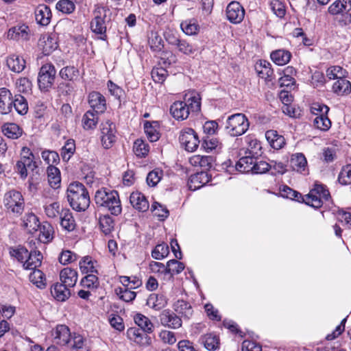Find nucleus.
<instances>
[{"mask_svg": "<svg viewBox=\"0 0 351 351\" xmlns=\"http://www.w3.org/2000/svg\"><path fill=\"white\" fill-rule=\"evenodd\" d=\"M185 101H176L170 108L171 115L177 120L188 118L190 111L197 112L200 110V96L195 91H191L185 95Z\"/></svg>", "mask_w": 351, "mask_h": 351, "instance_id": "nucleus-1", "label": "nucleus"}, {"mask_svg": "<svg viewBox=\"0 0 351 351\" xmlns=\"http://www.w3.org/2000/svg\"><path fill=\"white\" fill-rule=\"evenodd\" d=\"M66 197L71 207L75 210L84 211L89 206L88 193L80 182H74L68 186Z\"/></svg>", "mask_w": 351, "mask_h": 351, "instance_id": "nucleus-2", "label": "nucleus"}, {"mask_svg": "<svg viewBox=\"0 0 351 351\" xmlns=\"http://www.w3.org/2000/svg\"><path fill=\"white\" fill-rule=\"evenodd\" d=\"M95 202L97 206L108 209L112 215H118L121 212V202L116 191L104 188L97 190Z\"/></svg>", "mask_w": 351, "mask_h": 351, "instance_id": "nucleus-3", "label": "nucleus"}, {"mask_svg": "<svg viewBox=\"0 0 351 351\" xmlns=\"http://www.w3.org/2000/svg\"><path fill=\"white\" fill-rule=\"evenodd\" d=\"M250 122L244 114L236 113L229 116L226 123V130L231 136H239L245 134Z\"/></svg>", "mask_w": 351, "mask_h": 351, "instance_id": "nucleus-4", "label": "nucleus"}, {"mask_svg": "<svg viewBox=\"0 0 351 351\" xmlns=\"http://www.w3.org/2000/svg\"><path fill=\"white\" fill-rule=\"evenodd\" d=\"M3 205L8 212L21 215L25 208L24 198L21 192L11 190L5 193Z\"/></svg>", "mask_w": 351, "mask_h": 351, "instance_id": "nucleus-5", "label": "nucleus"}, {"mask_svg": "<svg viewBox=\"0 0 351 351\" xmlns=\"http://www.w3.org/2000/svg\"><path fill=\"white\" fill-rule=\"evenodd\" d=\"M330 198V193L323 184L315 183L314 188L303 198L304 202L313 208H320L324 201Z\"/></svg>", "mask_w": 351, "mask_h": 351, "instance_id": "nucleus-6", "label": "nucleus"}, {"mask_svg": "<svg viewBox=\"0 0 351 351\" xmlns=\"http://www.w3.org/2000/svg\"><path fill=\"white\" fill-rule=\"evenodd\" d=\"M36 167L33 153L28 147H23L21 151V158L16 164L15 171L24 180L28 175L27 169L34 170Z\"/></svg>", "mask_w": 351, "mask_h": 351, "instance_id": "nucleus-7", "label": "nucleus"}, {"mask_svg": "<svg viewBox=\"0 0 351 351\" xmlns=\"http://www.w3.org/2000/svg\"><path fill=\"white\" fill-rule=\"evenodd\" d=\"M115 125L110 120L102 122L100 125V140L104 149L111 148L117 140Z\"/></svg>", "mask_w": 351, "mask_h": 351, "instance_id": "nucleus-8", "label": "nucleus"}, {"mask_svg": "<svg viewBox=\"0 0 351 351\" xmlns=\"http://www.w3.org/2000/svg\"><path fill=\"white\" fill-rule=\"evenodd\" d=\"M106 9L101 5H96L93 11V19L90 23V29L96 34L101 35L104 39L106 32Z\"/></svg>", "mask_w": 351, "mask_h": 351, "instance_id": "nucleus-9", "label": "nucleus"}, {"mask_svg": "<svg viewBox=\"0 0 351 351\" xmlns=\"http://www.w3.org/2000/svg\"><path fill=\"white\" fill-rule=\"evenodd\" d=\"M56 71L53 64L50 63L42 66L38 76V83L40 90L46 91L53 84Z\"/></svg>", "mask_w": 351, "mask_h": 351, "instance_id": "nucleus-10", "label": "nucleus"}, {"mask_svg": "<svg viewBox=\"0 0 351 351\" xmlns=\"http://www.w3.org/2000/svg\"><path fill=\"white\" fill-rule=\"evenodd\" d=\"M254 162L255 158L250 156H247L241 158L237 161L235 166H233L232 161L230 160L224 162L222 166L223 169H226V171L230 173H232V172L234 170L241 173H252L253 168H254Z\"/></svg>", "mask_w": 351, "mask_h": 351, "instance_id": "nucleus-11", "label": "nucleus"}, {"mask_svg": "<svg viewBox=\"0 0 351 351\" xmlns=\"http://www.w3.org/2000/svg\"><path fill=\"white\" fill-rule=\"evenodd\" d=\"M181 145L188 152H194L197 148L199 141L193 130L186 128L183 130L179 137Z\"/></svg>", "mask_w": 351, "mask_h": 351, "instance_id": "nucleus-12", "label": "nucleus"}, {"mask_svg": "<svg viewBox=\"0 0 351 351\" xmlns=\"http://www.w3.org/2000/svg\"><path fill=\"white\" fill-rule=\"evenodd\" d=\"M227 19L233 24H239L245 17V10L238 1L230 2L226 8Z\"/></svg>", "mask_w": 351, "mask_h": 351, "instance_id": "nucleus-13", "label": "nucleus"}, {"mask_svg": "<svg viewBox=\"0 0 351 351\" xmlns=\"http://www.w3.org/2000/svg\"><path fill=\"white\" fill-rule=\"evenodd\" d=\"M51 337L53 343L64 346L70 343L71 333L66 325H58L51 331Z\"/></svg>", "mask_w": 351, "mask_h": 351, "instance_id": "nucleus-14", "label": "nucleus"}, {"mask_svg": "<svg viewBox=\"0 0 351 351\" xmlns=\"http://www.w3.org/2000/svg\"><path fill=\"white\" fill-rule=\"evenodd\" d=\"M58 46L57 36L53 33L43 34L38 40V47L45 56L54 51Z\"/></svg>", "mask_w": 351, "mask_h": 351, "instance_id": "nucleus-15", "label": "nucleus"}, {"mask_svg": "<svg viewBox=\"0 0 351 351\" xmlns=\"http://www.w3.org/2000/svg\"><path fill=\"white\" fill-rule=\"evenodd\" d=\"M160 321L162 326L177 329L182 326V319L174 312L167 309L164 310L160 315Z\"/></svg>", "mask_w": 351, "mask_h": 351, "instance_id": "nucleus-16", "label": "nucleus"}, {"mask_svg": "<svg viewBox=\"0 0 351 351\" xmlns=\"http://www.w3.org/2000/svg\"><path fill=\"white\" fill-rule=\"evenodd\" d=\"M88 104L93 111L103 113L106 110V100L100 93L93 91L88 95Z\"/></svg>", "mask_w": 351, "mask_h": 351, "instance_id": "nucleus-17", "label": "nucleus"}, {"mask_svg": "<svg viewBox=\"0 0 351 351\" xmlns=\"http://www.w3.org/2000/svg\"><path fill=\"white\" fill-rule=\"evenodd\" d=\"M210 180V176L208 172L202 171L190 176L188 186L190 190L195 191L208 183Z\"/></svg>", "mask_w": 351, "mask_h": 351, "instance_id": "nucleus-18", "label": "nucleus"}, {"mask_svg": "<svg viewBox=\"0 0 351 351\" xmlns=\"http://www.w3.org/2000/svg\"><path fill=\"white\" fill-rule=\"evenodd\" d=\"M13 99L9 90L0 88V113L7 114L12 111Z\"/></svg>", "mask_w": 351, "mask_h": 351, "instance_id": "nucleus-19", "label": "nucleus"}, {"mask_svg": "<svg viewBox=\"0 0 351 351\" xmlns=\"http://www.w3.org/2000/svg\"><path fill=\"white\" fill-rule=\"evenodd\" d=\"M130 201L132 206L141 212H145L149 208V202L141 192L135 191L132 193L130 196Z\"/></svg>", "mask_w": 351, "mask_h": 351, "instance_id": "nucleus-20", "label": "nucleus"}, {"mask_svg": "<svg viewBox=\"0 0 351 351\" xmlns=\"http://www.w3.org/2000/svg\"><path fill=\"white\" fill-rule=\"evenodd\" d=\"M215 162L211 156L194 155L189 158L190 164L195 167H200L204 170L210 169Z\"/></svg>", "mask_w": 351, "mask_h": 351, "instance_id": "nucleus-21", "label": "nucleus"}, {"mask_svg": "<svg viewBox=\"0 0 351 351\" xmlns=\"http://www.w3.org/2000/svg\"><path fill=\"white\" fill-rule=\"evenodd\" d=\"M60 219V226L64 230L72 232L75 229V221L72 213L69 209L62 208Z\"/></svg>", "mask_w": 351, "mask_h": 351, "instance_id": "nucleus-22", "label": "nucleus"}, {"mask_svg": "<svg viewBox=\"0 0 351 351\" xmlns=\"http://www.w3.org/2000/svg\"><path fill=\"white\" fill-rule=\"evenodd\" d=\"M77 271L70 267L64 268L60 273L62 284L69 287H73L75 285L77 281Z\"/></svg>", "mask_w": 351, "mask_h": 351, "instance_id": "nucleus-23", "label": "nucleus"}, {"mask_svg": "<svg viewBox=\"0 0 351 351\" xmlns=\"http://www.w3.org/2000/svg\"><path fill=\"white\" fill-rule=\"evenodd\" d=\"M51 12L50 8L46 5H39L35 10V19L41 25H47L51 21Z\"/></svg>", "mask_w": 351, "mask_h": 351, "instance_id": "nucleus-24", "label": "nucleus"}, {"mask_svg": "<svg viewBox=\"0 0 351 351\" xmlns=\"http://www.w3.org/2000/svg\"><path fill=\"white\" fill-rule=\"evenodd\" d=\"M43 255L39 251L31 249L28 253L27 258L25 259L23 267L25 269H35L41 265Z\"/></svg>", "mask_w": 351, "mask_h": 351, "instance_id": "nucleus-25", "label": "nucleus"}, {"mask_svg": "<svg viewBox=\"0 0 351 351\" xmlns=\"http://www.w3.org/2000/svg\"><path fill=\"white\" fill-rule=\"evenodd\" d=\"M173 308L176 314L186 319L191 318L193 312L191 304L183 300L176 301L173 304Z\"/></svg>", "mask_w": 351, "mask_h": 351, "instance_id": "nucleus-26", "label": "nucleus"}, {"mask_svg": "<svg viewBox=\"0 0 351 351\" xmlns=\"http://www.w3.org/2000/svg\"><path fill=\"white\" fill-rule=\"evenodd\" d=\"M145 332L139 328H130L127 331V335L134 342L141 346H146L149 344V339Z\"/></svg>", "mask_w": 351, "mask_h": 351, "instance_id": "nucleus-27", "label": "nucleus"}, {"mask_svg": "<svg viewBox=\"0 0 351 351\" xmlns=\"http://www.w3.org/2000/svg\"><path fill=\"white\" fill-rule=\"evenodd\" d=\"M265 138L271 147L274 149H280L285 145V139L283 136L278 134L276 130H268L265 133Z\"/></svg>", "mask_w": 351, "mask_h": 351, "instance_id": "nucleus-28", "label": "nucleus"}, {"mask_svg": "<svg viewBox=\"0 0 351 351\" xmlns=\"http://www.w3.org/2000/svg\"><path fill=\"white\" fill-rule=\"evenodd\" d=\"M351 10V0H337L328 8V12L332 15L347 13Z\"/></svg>", "mask_w": 351, "mask_h": 351, "instance_id": "nucleus-29", "label": "nucleus"}, {"mask_svg": "<svg viewBox=\"0 0 351 351\" xmlns=\"http://www.w3.org/2000/svg\"><path fill=\"white\" fill-rule=\"evenodd\" d=\"M62 283H56L51 288V293L53 297L58 301L64 302L70 296V290Z\"/></svg>", "mask_w": 351, "mask_h": 351, "instance_id": "nucleus-30", "label": "nucleus"}, {"mask_svg": "<svg viewBox=\"0 0 351 351\" xmlns=\"http://www.w3.org/2000/svg\"><path fill=\"white\" fill-rule=\"evenodd\" d=\"M28 27L22 25L10 28L7 34V37L11 40H25L28 38Z\"/></svg>", "mask_w": 351, "mask_h": 351, "instance_id": "nucleus-31", "label": "nucleus"}, {"mask_svg": "<svg viewBox=\"0 0 351 351\" xmlns=\"http://www.w3.org/2000/svg\"><path fill=\"white\" fill-rule=\"evenodd\" d=\"M98 114L93 110H88L82 117V125L85 130H94L98 123Z\"/></svg>", "mask_w": 351, "mask_h": 351, "instance_id": "nucleus-32", "label": "nucleus"}, {"mask_svg": "<svg viewBox=\"0 0 351 351\" xmlns=\"http://www.w3.org/2000/svg\"><path fill=\"white\" fill-rule=\"evenodd\" d=\"M48 182L50 186L54 189L60 186L61 176L59 169L50 165L47 169Z\"/></svg>", "mask_w": 351, "mask_h": 351, "instance_id": "nucleus-33", "label": "nucleus"}, {"mask_svg": "<svg viewBox=\"0 0 351 351\" xmlns=\"http://www.w3.org/2000/svg\"><path fill=\"white\" fill-rule=\"evenodd\" d=\"M290 165L294 171L302 173L306 169L307 160L303 154L296 153L291 156Z\"/></svg>", "mask_w": 351, "mask_h": 351, "instance_id": "nucleus-34", "label": "nucleus"}, {"mask_svg": "<svg viewBox=\"0 0 351 351\" xmlns=\"http://www.w3.org/2000/svg\"><path fill=\"white\" fill-rule=\"evenodd\" d=\"M6 62L9 69L15 73L21 72L25 67V60L17 55L10 56Z\"/></svg>", "mask_w": 351, "mask_h": 351, "instance_id": "nucleus-35", "label": "nucleus"}, {"mask_svg": "<svg viewBox=\"0 0 351 351\" xmlns=\"http://www.w3.org/2000/svg\"><path fill=\"white\" fill-rule=\"evenodd\" d=\"M167 304V299L163 295L152 293L147 300V305L156 311L160 310Z\"/></svg>", "mask_w": 351, "mask_h": 351, "instance_id": "nucleus-36", "label": "nucleus"}, {"mask_svg": "<svg viewBox=\"0 0 351 351\" xmlns=\"http://www.w3.org/2000/svg\"><path fill=\"white\" fill-rule=\"evenodd\" d=\"M291 58V53L284 49L276 50L271 53V60L279 66L287 64L290 61Z\"/></svg>", "mask_w": 351, "mask_h": 351, "instance_id": "nucleus-37", "label": "nucleus"}, {"mask_svg": "<svg viewBox=\"0 0 351 351\" xmlns=\"http://www.w3.org/2000/svg\"><path fill=\"white\" fill-rule=\"evenodd\" d=\"M23 226L29 233H34L38 230L40 223L38 217L33 213L26 214L23 219Z\"/></svg>", "mask_w": 351, "mask_h": 351, "instance_id": "nucleus-38", "label": "nucleus"}, {"mask_svg": "<svg viewBox=\"0 0 351 351\" xmlns=\"http://www.w3.org/2000/svg\"><path fill=\"white\" fill-rule=\"evenodd\" d=\"M180 27L182 32L189 36H193L198 34L199 25L194 19H187L180 23Z\"/></svg>", "mask_w": 351, "mask_h": 351, "instance_id": "nucleus-39", "label": "nucleus"}, {"mask_svg": "<svg viewBox=\"0 0 351 351\" xmlns=\"http://www.w3.org/2000/svg\"><path fill=\"white\" fill-rule=\"evenodd\" d=\"M2 132L9 138L16 139L22 134V130L16 123H8L2 126Z\"/></svg>", "mask_w": 351, "mask_h": 351, "instance_id": "nucleus-40", "label": "nucleus"}, {"mask_svg": "<svg viewBox=\"0 0 351 351\" xmlns=\"http://www.w3.org/2000/svg\"><path fill=\"white\" fill-rule=\"evenodd\" d=\"M38 230L40 231L39 239L41 242L48 243L53 239L54 231L50 223L44 222L42 225L40 224Z\"/></svg>", "mask_w": 351, "mask_h": 351, "instance_id": "nucleus-41", "label": "nucleus"}, {"mask_svg": "<svg viewBox=\"0 0 351 351\" xmlns=\"http://www.w3.org/2000/svg\"><path fill=\"white\" fill-rule=\"evenodd\" d=\"M202 343L204 344L206 349L209 351H214L219 347V339L214 334H206L202 337Z\"/></svg>", "mask_w": 351, "mask_h": 351, "instance_id": "nucleus-42", "label": "nucleus"}, {"mask_svg": "<svg viewBox=\"0 0 351 351\" xmlns=\"http://www.w3.org/2000/svg\"><path fill=\"white\" fill-rule=\"evenodd\" d=\"M332 90L337 95L348 94L351 91V83L346 77L339 78L334 83Z\"/></svg>", "mask_w": 351, "mask_h": 351, "instance_id": "nucleus-43", "label": "nucleus"}, {"mask_svg": "<svg viewBox=\"0 0 351 351\" xmlns=\"http://www.w3.org/2000/svg\"><path fill=\"white\" fill-rule=\"evenodd\" d=\"M157 122L149 123L146 121L144 123L145 132L151 142H155L159 138V132L157 130Z\"/></svg>", "mask_w": 351, "mask_h": 351, "instance_id": "nucleus-44", "label": "nucleus"}, {"mask_svg": "<svg viewBox=\"0 0 351 351\" xmlns=\"http://www.w3.org/2000/svg\"><path fill=\"white\" fill-rule=\"evenodd\" d=\"M134 319L143 332H151L152 331L153 324L148 317L138 313L134 316Z\"/></svg>", "mask_w": 351, "mask_h": 351, "instance_id": "nucleus-45", "label": "nucleus"}, {"mask_svg": "<svg viewBox=\"0 0 351 351\" xmlns=\"http://www.w3.org/2000/svg\"><path fill=\"white\" fill-rule=\"evenodd\" d=\"M149 151V145L142 139H137L133 145V152L139 158L145 157Z\"/></svg>", "mask_w": 351, "mask_h": 351, "instance_id": "nucleus-46", "label": "nucleus"}, {"mask_svg": "<svg viewBox=\"0 0 351 351\" xmlns=\"http://www.w3.org/2000/svg\"><path fill=\"white\" fill-rule=\"evenodd\" d=\"M29 275V280L40 289H43L46 286V279L45 275L40 269H33Z\"/></svg>", "mask_w": 351, "mask_h": 351, "instance_id": "nucleus-47", "label": "nucleus"}, {"mask_svg": "<svg viewBox=\"0 0 351 351\" xmlns=\"http://www.w3.org/2000/svg\"><path fill=\"white\" fill-rule=\"evenodd\" d=\"M21 115L25 114L28 110V105L26 99L23 96L17 95L13 99L12 107Z\"/></svg>", "mask_w": 351, "mask_h": 351, "instance_id": "nucleus-48", "label": "nucleus"}, {"mask_svg": "<svg viewBox=\"0 0 351 351\" xmlns=\"http://www.w3.org/2000/svg\"><path fill=\"white\" fill-rule=\"evenodd\" d=\"M347 75L346 70L339 66H332L326 70V76L330 80H337L346 77Z\"/></svg>", "mask_w": 351, "mask_h": 351, "instance_id": "nucleus-49", "label": "nucleus"}, {"mask_svg": "<svg viewBox=\"0 0 351 351\" xmlns=\"http://www.w3.org/2000/svg\"><path fill=\"white\" fill-rule=\"evenodd\" d=\"M131 290L130 289L117 287L115 289L114 291L119 299L124 302H129L134 300L136 295V293Z\"/></svg>", "mask_w": 351, "mask_h": 351, "instance_id": "nucleus-50", "label": "nucleus"}, {"mask_svg": "<svg viewBox=\"0 0 351 351\" xmlns=\"http://www.w3.org/2000/svg\"><path fill=\"white\" fill-rule=\"evenodd\" d=\"M75 150V143L74 140L69 139L66 141L61 150V156L64 161H68L73 155Z\"/></svg>", "mask_w": 351, "mask_h": 351, "instance_id": "nucleus-51", "label": "nucleus"}, {"mask_svg": "<svg viewBox=\"0 0 351 351\" xmlns=\"http://www.w3.org/2000/svg\"><path fill=\"white\" fill-rule=\"evenodd\" d=\"M95 263L92 260L91 257L84 256L79 263L80 269L82 273H93L97 272L95 266Z\"/></svg>", "mask_w": 351, "mask_h": 351, "instance_id": "nucleus-52", "label": "nucleus"}, {"mask_svg": "<svg viewBox=\"0 0 351 351\" xmlns=\"http://www.w3.org/2000/svg\"><path fill=\"white\" fill-rule=\"evenodd\" d=\"M99 223L100 229L105 234H110L114 228L113 219L109 215L100 217Z\"/></svg>", "mask_w": 351, "mask_h": 351, "instance_id": "nucleus-53", "label": "nucleus"}, {"mask_svg": "<svg viewBox=\"0 0 351 351\" xmlns=\"http://www.w3.org/2000/svg\"><path fill=\"white\" fill-rule=\"evenodd\" d=\"M119 282L123 285V288L134 289L141 285V281L136 276H120Z\"/></svg>", "mask_w": 351, "mask_h": 351, "instance_id": "nucleus-54", "label": "nucleus"}, {"mask_svg": "<svg viewBox=\"0 0 351 351\" xmlns=\"http://www.w3.org/2000/svg\"><path fill=\"white\" fill-rule=\"evenodd\" d=\"M313 125L322 131H327L331 126V121L328 117V114L316 117L313 120Z\"/></svg>", "mask_w": 351, "mask_h": 351, "instance_id": "nucleus-55", "label": "nucleus"}, {"mask_svg": "<svg viewBox=\"0 0 351 351\" xmlns=\"http://www.w3.org/2000/svg\"><path fill=\"white\" fill-rule=\"evenodd\" d=\"M62 209L58 202H54L45 206V213L49 218H56L60 216Z\"/></svg>", "mask_w": 351, "mask_h": 351, "instance_id": "nucleus-56", "label": "nucleus"}, {"mask_svg": "<svg viewBox=\"0 0 351 351\" xmlns=\"http://www.w3.org/2000/svg\"><path fill=\"white\" fill-rule=\"evenodd\" d=\"M56 9L63 14H71L75 9V3L72 0H60L56 5Z\"/></svg>", "mask_w": 351, "mask_h": 351, "instance_id": "nucleus-57", "label": "nucleus"}, {"mask_svg": "<svg viewBox=\"0 0 351 351\" xmlns=\"http://www.w3.org/2000/svg\"><path fill=\"white\" fill-rule=\"evenodd\" d=\"M78 70L74 66H65L60 71V77L65 80L72 81L77 78Z\"/></svg>", "mask_w": 351, "mask_h": 351, "instance_id": "nucleus-58", "label": "nucleus"}, {"mask_svg": "<svg viewBox=\"0 0 351 351\" xmlns=\"http://www.w3.org/2000/svg\"><path fill=\"white\" fill-rule=\"evenodd\" d=\"M169 247L165 243L157 245L152 252V256L156 260H162L169 254Z\"/></svg>", "mask_w": 351, "mask_h": 351, "instance_id": "nucleus-59", "label": "nucleus"}, {"mask_svg": "<svg viewBox=\"0 0 351 351\" xmlns=\"http://www.w3.org/2000/svg\"><path fill=\"white\" fill-rule=\"evenodd\" d=\"M257 72L260 77L265 79L267 81L271 80L273 75V70L270 67L269 62H264L263 64L261 62L257 68Z\"/></svg>", "mask_w": 351, "mask_h": 351, "instance_id": "nucleus-60", "label": "nucleus"}, {"mask_svg": "<svg viewBox=\"0 0 351 351\" xmlns=\"http://www.w3.org/2000/svg\"><path fill=\"white\" fill-rule=\"evenodd\" d=\"M163 172L159 169H155L150 171L147 176V183L149 186H155L160 181Z\"/></svg>", "mask_w": 351, "mask_h": 351, "instance_id": "nucleus-61", "label": "nucleus"}, {"mask_svg": "<svg viewBox=\"0 0 351 351\" xmlns=\"http://www.w3.org/2000/svg\"><path fill=\"white\" fill-rule=\"evenodd\" d=\"M184 269V264L177 260L172 259L167 262V274H170L171 275L178 274L182 272Z\"/></svg>", "mask_w": 351, "mask_h": 351, "instance_id": "nucleus-62", "label": "nucleus"}, {"mask_svg": "<svg viewBox=\"0 0 351 351\" xmlns=\"http://www.w3.org/2000/svg\"><path fill=\"white\" fill-rule=\"evenodd\" d=\"M77 259V256L74 252L64 250L59 255L58 260L62 265H68Z\"/></svg>", "mask_w": 351, "mask_h": 351, "instance_id": "nucleus-63", "label": "nucleus"}, {"mask_svg": "<svg viewBox=\"0 0 351 351\" xmlns=\"http://www.w3.org/2000/svg\"><path fill=\"white\" fill-rule=\"evenodd\" d=\"M338 180L343 185L351 184V165H348L342 168Z\"/></svg>", "mask_w": 351, "mask_h": 351, "instance_id": "nucleus-64", "label": "nucleus"}]
</instances>
